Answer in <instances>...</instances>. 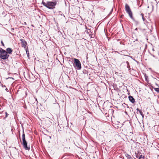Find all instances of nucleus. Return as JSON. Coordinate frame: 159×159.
<instances>
[{"label":"nucleus","instance_id":"1","mask_svg":"<svg viewBox=\"0 0 159 159\" xmlns=\"http://www.w3.org/2000/svg\"><path fill=\"white\" fill-rule=\"evenodd\" d=\"M52 1H48L45 3L43 0H42V4L49 9H53L55 8L57 4V0H52Z\"/></svg>","mask_w":159,"mask_h":159},{"label":"nucleus","instance_id":"2","mask_svg":"<svg viewBox=\"0 0 159 159\" xmlns=\"http://www.w3.org/2000/svg\"><path fill=\"white\" fill-rule=\"evenodd\" d=\"M22 143L24 148L26 150H29L30 149V147L27 146V143L25 140V135L24 133V131H23V134L22 135Z\"/></svg>","mask_w":159,"mask_h":159},{"label":"nucleus","instance_id":"3","mask_svg":"<svg viewBox=\"0 0 159 159\" xmlns=\"http://www.w3.org/2000/svg\"><path fill=\"white\" fill-rule=\"evenodd\" d=\"M9 56L7 52L4 50L1 49L0 50V57L3 60L7 59Z\"/></svg>","mask_w":159,"mask_h":159},{"label":"nucleus","instance_id":"4","mask_svg":"<svg viewBox=\"0 0 159 159\" xmlns=\"http://www.w3.org/2000/svg\"><path fill=\"white\" fill-rule=\"evenodd\" d=\"M125 10L126 12L128 14L130 18L132 20H134V18L132 15V13L129 6L127 4H126L125 5Z\"/></svg>","mask_w":159,"mask_h":159},{"label":"nucleus","instance_id":"5","mask_svg":"<svg viewBox=\"0 0 159 159\" xmlns=\"http://www.w3.org/2000/svg\"><path fill=\"white\" fill-rule=\"evenodd\" d=\"M74 63L76 68L78 70H80L81 68V64L80 61L76 58L74 59Z\"/></svg>","mask_w":159,"mask_h":159},{"label":"nucleus","instance_id":"6","mask_svg":"<svg viewBox=\"0 0 159 159\" xmlns=\"http://www.w3.org/2000/svg\"><path fill=\"white\" fill-rule=\"evenodd\" d=\"M20 40L21 41V46L22 47L26 49V48H27V43L25 41V40L23 39H21Z\"/></svg>","mask_w":159,"mask_h":159},{"label":"nucleus","instance_id":"7","mask_svg":"<svg viewBox=\"0 0 159 159\" xmlns=\"http://www.w3.org/2000/svg\"><path fill=\"white\" fill-rule=\"evenodd\" d=\"M85 26V29L87 30L85 31V32L90 36L92 34V33L91 32L90 29L88 28L86 25Z\"/></svg>","mask_w":159,"mask_h":159},{"label":"nucleus","instance_id":"8","mask_svg":"<svg viewBox=\"0 0 159 159\" xmlns=\"http://www.w3.org/2000/svg\"><path fill=\"white\" fill-rule=\"evenodd\" d=\"M129 101L132 103H134L135 102L134 99L131 96H129L128 97Z\"/></svg>","mask_w":159,"mask_h":159},{"label":"nucleus","instance_id":"9","mask_svg":"<svg viewBox=\"0 0 159 159\" xmlns=\"http://www.w3.org/2000/svg\"><path fill=\"white\" fill-rule=\"evenodd\" d=\"M6 51L7 52V54H11L12 52V49L10 48H8L6 50Z\"/></svg>","mask_w":159,"mask_h":159},{"label":"nucleus","instance_id":"10","mask_svg":"<svg viewBox=\"0 0 159 159\" xmlns=\"http://www.w3.org/2000/svg\"><path fill=\"white\" fill-rule=\"evenodd\" d=\"M136 110L137 111H139L140 113V114L142 116L143 118L144 117V115L143 114V112L141 111L138 108H137L136 109Z\"/></svg>","mask_w":159,"mask_h":159},{"label":"nucleus","instance_id":"11","mask_svg":"<svg viewBox=\"0 0 159 159\" xmlns=\"http://www.w3.org/2000/svg\"><path fill=\"white\" fill-rule=\"evenodd\" d=\"M126 156L127 157V159H132V158L129 155L127 154L126 155Z\"/></svg>","mask_w":159,"mask_h":159},{"label":"nucleus","instance_id":"12","mask_svg":"<svg viewBox=\"0 0 159 159\" xmlns=\"http://www.w3.org/2000/svg\"><path fill=\"white\" fill-rule=\"evenodd\" d=\"M144 156L142 155H139V159H144Z\"/></svg>","mask_w":159,"mask_h":159},{"label":"nucleus","instance_id":"13","mask_svg":"<svg viewBox=\"0 0 159 159\" xmlns=\"http://www.w3.org/2000/svg\"><path fill=\"white\" fill-rule=\"evenodd\" d=\"M58 15H61V16H63V17H65V16L64 15H63V13L61 11H59L58 12Z\"/></svg>","mask_w":159,"mask_h":159},{"label":"nucleus","instance_id":"14","mask_svg":"<svg viewBox=\"0 0 159 159\" xmlns=\"http://www.w3.org/2000/svg\"><path fill=\"white\" fill-rule=\"evenodd\" d=\"M126 63H127V67L128 68H130V66H129V62L128 61H126Z\"/></svg>","mask_w":159,"mask_h":159},{"label":"nucleus","instance_id":"15","mask_svg":"<svg viewBox=\"0 0 159 159\" xmlns=\"http://www.w3.org/2000/svg\"><path fill=\"white\" fill-rule=\"evenodd\" d=\"M26 54L28 56V57L29 56V51H28V50L26 48Z\"/></svg>","mask_w":159,"mask_h":159},{"label":"nucleus","instance_id":"16","mask_svg":"<svg viewBox=\"0 0 159 159\" xmlns=\"http://www.w3.org/2000/svg\"><path fill=\"white\" fill-rule=\"evenodd\" d=\"M155 90L156 91L159 93V88H156Z\"/></svg>","mask_w":159,"mask_h":159},{"label":"nucleus","instance_id":"17","mask_svg":"<svg viewBox=\"0 0 159 159\" xmlns=\"http://www.w3.org/2000/svg\"><path fill=\"white\" fill-rule=\"evenodd\" d=\"M141 15H142V19H143V21H144V20H145V18H144V16H143V14H141Z\"/></svg>","mask_w":159,"mask_h":159},{"label":"nucleus","instance_id":"18","mask_svg":"<svg viewBox=\"0 0 159 159\" xmlns=\"http://www.w3.org/2000/svg\"><path fill=\"white\" fill-rule=\"evenodd\" d=\"M5 114H6V116L5 117H4V119H5V118H6L7 116H8V114L7 113V112H5Z\"/></svg>","mask_w":159,"mask_h":159},{"label":"nucleus","instance_id":"19","mask_svg":"<svg viewBox=\"0 0 159 159\" xmlns=\"http://www.w3.org/2000/svg\"><path fill=\"white\" fill-rule=\"evenodd\" d=\"M136 157L137 158H139V154H137V155H136Z\"/></svg>","mask_w":159,"mask_h":159},{"label":"nucleus","instance_id":"20","mask_svg":"<svg viewBox=\"0 0 159 159\" xmlns=\"http://www.w3.org/2000/svg\"><path fill=\"white\" fill-rule=\"evenodd\" d=\"M6 90L7 91V92H8V89L7 88H6Z\"/></svg>","mask_w":159,"mask_h":159},{"label":"nucleus","instance_id":"21","mask_svg":"<svg viewBox=\"0 0 159 159\" xmlns=\"http://www.w3.org/2000/svg\"><path fill=\"white\" fill-rule=\"evenodd\" d=\"M1 43H2V45H4V44H3V42H2V41H1Z\"/></svg>","mask_w":159,"mask_h":159},{"label":"nucleus","instance_id":"22","mask_svg":"<svg viewBox=\"0 0 159 159\" xmlns=\"http://www.w3.org/2000/svg\"><path fill=\"white\" fill-rule=\"evenodd\" d=\"M24 23H25V25H26V22H25Z\"/></svg>","mask_w":159,"mask_h":159},{"label":"nucleus","instance_id":"23","mask_svg":"<svg viewBox=\"0 0 159 159\" xmlns=\"http://www.w3.org/2000/svg\"><path fill=\"white\" fill-rule=\"evenodd\" d=\"M112 10H113V9H112V10H111V12H112Z\"/></svg>","mask_w":159,"mask_h":159},{"label":"nucleus","instance_id":"24","mask_svg":"<svg viewBox=\"0 0 159 159\" xmlns=\"http://www.w3.org/2000/svg\"><path fill=\"white\" fill-rule=\"evenodd\" d=\"M12 29V30H14V29H13V28H12V29Z\"/></svg>","mask_w":159,"mask_h":159},{"label":"nucleus","instance_id":"25","mask_svg":"<svg viewBox=\"0 0 159 159\" xmlns=\"http://www.w3.org/2000/svg\"><path fill=\"white\" fill-rule=\"evenodd\" d=\"M6 86L5 85H4V87H5Z\"/></svg>","mask_w":159,"mask_h":159}]
</instances>
